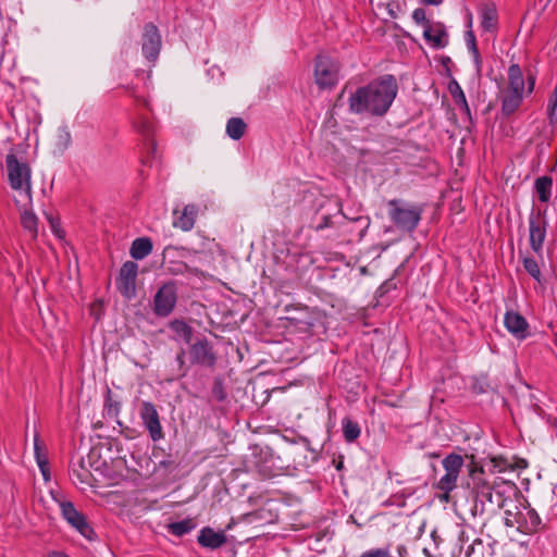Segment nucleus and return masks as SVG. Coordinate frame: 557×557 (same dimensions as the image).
<instances>
[{
  "label": "nucleus",
  "instance_id": "11",
  "mask_svg": "<svg viewBox=\"0 0 557 557\" xmlns=\"http://www.w3.org/2000/svg\"><path fill=\"white\" fill-rule=\"evenodd\" d=\"M285 310L288 313L286 321L302 332L310 331L318 319L317 312L307 306L286 307Z\"/></svg>",
  "mask_w": 557,
  "mask_h": 557
},
{
  "label": "nucleus",
  "instance_id": "40",
  "mask_svg": "<svg viewBox=\"0 0 557 557\" xmlns=\"http://www.w3.org/2000/svg\"><path fill=\"white\" fill-rule=\"evenodd\" d=\"M412 18L413 21L417 23V24H421L423 25V27L425 28L426 26H431L433 25L428 18H426V13H425V10L422 9V8H418L413 11L412 13Z\"/></svg>",
  "mask_w": 557,
  "mask_h": 557
},
{
  "label": "nucleus",
  "instance_id": "28",
  "mask_svg": "<svg viewBox=\"0 0 557 557\" xmlns=\"http://www.w3.org/2000/svg\"><path fill=\"white\" fill-rule=\"evenodd\" d=\"M247 129V124L242 117H231L226 123V134L234 140L240 139Z\"/></svg>",
  "mask_w": 557,
  "mask_h": 557
},
{
  "label": "nucleus",
  "instance_id": "50",
  "mask_svg": "<svg viewBox=\"0 0 557 557\" xmlns=\"http://www.w3.org/2000/svg\"><path fill=\"white\" fill-rule=\"evenodd\" d=\"M161 465H162V466H165V467H169V466H173V465H174V462H173V461H165V460H164V461H161Z\"/></svg>",
  "mask_w": 557,
  "mask_h": 557
},
{
  "label": "nucleus",
  "instance_id": "24",
  "mask_svg": "<svg viewBox=\"0 0 557 557\" xmlns=\"http://www.w3.org/2000/svg\"><path fill=\"white\" fill-rule=\"evenodd\" d=\"M524 79L519 64H511L508 67V89L507 91L523 94Z\"/></svg>",
  "mask_w": 557,
  "mask_h": 557
},
{
  "label": "nucleus",
  "instance_id": "52",
  "mask_svg": "<svg viewBox=\"0 0 557 557\" xmlns=\"http://www.w3.org/2000/svg\"><path fill=\"white\" fill-rule=\"evenodd\" d=\"M552 123H555L557 125V110L555 112V115L553 116V121H550Z\"/></svg>",
  "mask_w": 557,
  "mask_h": 557
},
{
  "label": "nucleus",
  "instance_id": "29",
  "mask_svg": "<svg viewBox=\"0 0 557 557\" xmlns=\"http://www.w3.org/2000/svg\"><path fill=\"white\" fill-rule=\"evenodd\" d=\"M552 186L553 180L550 176L544 175L536 178L534 187L541 202H547L550 199Z\"/></svg>",
  "mask_w": 557,
  "mask_h": 557
},
{
  "label": "nucleus",
  "instance_id": "33",
  "mask_svg": "<svg viewBox=\"0 0 557 557\" xmlns=\"http://www.w3.org/2000/svg\"><path fill=\"white\" fill-rule=\"evenodd\" d=\"M466 41H467V46H468L469 51L473 55V60H474V63L476 65V69L480 71L481 65H482V59H481V55H480V52H479V49H478V46H476L475 36H474L472 30H468L466 33Z\"/></svg>",
  "mask_w": 557,
  "mask_h": 557
},
{
  "label": "nucleus",
  "instance_id": "42",
  "mask_svg": "<svg viewBox=\"0 0 557 557\" xmlns=\"http://www.w3.org/2000/svg\"><path fill=\"white\" fill-rule=\"evenodd\" d=\"M330 226H332V218H331V215H323L321 218V221L317 224L315 230L317 231H321V230H324V228L330 227Z\"/></svg>",
  "mask_w": 557,
  "mask_h": 557
},
{
  "label": "nucleus",
  "instance_id": "10",
  "mask_svg": "<svg viewBox=\"0 0 557 557\" xmlns=\"http://www.w3.org/2000/svg\"><path fill=\"white\" fill-rule=\"evenodd\" d=\"M138 264L134 261H126L120 269L116 278V287L122 296L132 299L136 296V278Z\"/></svg>",
  "mask_w": 557,
  "mask_h": 557
},
{
  "label": "nucleus",
  "instance_id": "3",
  "mask_svg": "<svg viewBox=\"0 0 557 557\" xmlns=\"http://www.w3.org/2000/svg\"><path fill=\"white\" fill-rule=\"evenodd\" d=\"M388 216L400 231L412 233L419 225L424 207L418 203H408L401 199H391L387 202Z\"/></svg>",
  "mask_w": 557,
  "mask_h": 557
},
{
  "label": "nucleus",
  "instance_id": "36",
  "mask_svg": "<svg viewBox=\"0 0 557 557\" xmlns=\"http://www.w3.org/2000/svg\"><path fill=\"white\" fill-rule=\"evenodd\" d=\"M466 557H483L485 555V546L481 540H475L471 545L468 546L465 552Z\"/></svg>",
  "mask_w": 557,
  "mask_h": 557
},
{
  "label": "nucleus",
  "instance_id": "16",
  "mask_svg": "<svg viewBox=\"0 0 557 557\" xmlns=\"http://www.w3.org/2000/svg\"><path fill=\"white\" fill-rule=\"evenodd\" d=\"M198 206L194 203L186 205L182 211L175 209L173 211V226L182 230L183 232H188L193 230L196 219L198 216Z\"/></svg>",
  "mask_w": 557,
  "mask_h": 557
},
{
  "label": "nucleus",
  "instance_id": "30",
  "mask_svg": "<svg viewBox=\"0 0 557 557\" xmlns=\"http://www.w3.org/2000/svg\"><path fill=\"white\" fill-rule=\"evenodd\" d=\"M170 327L186 344H190L194 330L189 324L183 320H174L170 323Z\"/></svg>",
  "mask_w": 557,
  "mask_h": 557
},
{
  "label": "nucleus",
  "instance_id": "17",
  "mask_svg": "<svg viewBox=\"0 0 557 557\" xmlns=\"http://www.w3.org/2000/svg\"><path fill=\"white\" fill-rule=\"evenodd\" d=\"M504 324L509 333L518 339H524L528 336L529 324L525 318L516 311H507L504 317Z\"/></svg>",
  "mask_w": 557,
  "mask_h": 557
},
{
  "label": "nucleus",
  "instance_id": "9",
  "mask_svg": "<svg viewBox=\"0 0 557 557\" xmlns=\"http://www.w3.org/2000/svg\"><path fill=\"white\" fill-rule=\"evenodd\" d=\"M338 65L326 55H318L314 63L315 84L321 88H331L338 81Z\"/></svg>",
  "mask_w": 557,
  "mask_h": 557
},
{
  "label": "nucleus",
  "instance_id": "27",
  "mask_svg": "<svg viewBox=\"0 0 557 557\" xmlns=\"http://www.w3.org/2000/svg\"><path fill=\"white\" fill-rule=\"evenodd\" d=\"M197 527L194 518H186L181 521L171 522L168 524V531L175 536H183L188 534Z\"/></svg>",
  "mask_w": 557,
  "mask_h": 557
},
{
  "label": "nucleus",
  "instance_id": "47",
  "mask_svg": "<svg viewBox=\"0 0 557 557\" xmlns=\"http://www.w3.org/2000/svg\"><path fill=\"white\" fill-rule=\"evenodd\" d=\"M398 554L400 557H404L405 555L408 554V552L405 546H398Z\"/></svg>",
  "mask_w": 557,
  "mask_h": 557
},
{
  "label": "nucleus",
  "instance_id": "35",
  "mask_svg": "<svg viewBox=\"0 0 557 557\" xmlns=\"http://www.w3.org/2000/svg\"><path fill=\"white\" fill-rule=\"evenodd\" d=\"M72 144V135L66 126L60 127L57 133V146L65 150Z\"/></svg>",
  "mask_w": 557,
  "mask_h": 557
},
{
  "label": "nucleus",
  "instance_id": "37",
  "mask_svg": "<svg viewBox=\"0 0 557 557\" xmlns=\"http://www.w3.org/2000/svg\"><path fill=\"white\" fill-rule=\"evenodd\" d=\"M168 270L173 275L184 274L186 272L196 273V269H191L188 264L184 262H171V265L168 267Z\"/></svg>",
  "mask_w": 557,
  "mask_h": 557
},
{
  "label": "nucleus",
  "instance_id": "1",
  "mask_svg": "<svg viewBox=\"0 0 557 557\" xmlns=\"http://www.w3.org/2000/svg\"><path fill=\"white\" fill-rule=\"evenodd\" d=\"M398 92L394 75H383L366 86L357 88L349 97V111L355 114L368 113L383 116L391 108Z\"/></svg>",
  "mask_w": 557,
  "mask_h": 557
},
{
  "label": "nucleus",
  "instance_id": "31",
  "mask_svg": "<svg viewBox=\"0 0 557 557\" xmlns=\"http://www.w3.org/2000/svg\"><path fill=\"white\" fill-rule=\"evenodd\" d=\"M342 424L343 435L347 443H352L360 436L361 430L357 422L349 418H344Z\"/></svg>",
  "mask_w": 557,
  "mask_h": 557
},
{
  "label": "nucleus",
  "instance_id": "22",
  "mask_svg": "<svg viewBox=\"0 0 557 557\" xmlns=\"http://www.w3.org/2000/svg\"><path fill=\"white\" fill-rule=\"evenodd\" d=\"M523 94L505 91L502 97V114L506 117L512 115L521 106Z\"/></svg>",
  "mask_w": 557,
  "mask_h": 557
},
{
  "label": "nucleus",
  "instance_id": "54",
  "mask_svg": "<svg viewBox=\"0 0 557 557\" xmlns=\"http://www.w3.org/2000/svg\"><path fill=\"white\" fill-rule=\"evenodd\" d=\"M343 467V463L339 462V465L337 466V469H341Z\"/></svg>",
  "mask_w": 557,
  "mask_h": 557
},
{
  "label": "nucleus",
  "instance_id": "15",
  "mask_svg": "<svg viewBox=\"0 0 557 557\" xmlns=\"http://www.w3.org/2000/svg\"><path fill=\"white\" fill-rule=\"evenodd\" d=\"M529 232H530V246L532 250L541 255L543 249V243L546 237V221L541 216L540 213L536 215L531 214L529 218Z\"/></svg>",
  "mask_w": 557,
  "mask_h": 557
},
{
  "label": "nucleus",
  "instance_id": "26",
  "mask_svg": "<svg viewBox=\"0 0 557 557\" xmlns=\"http://www.w3.org/2000/svg\"><path fill=\"white\" fill-rule=\"evenodd\" d=\"M448 90L455 101V103L459 107V109L469 117L471 119V111L469 108V104L466 99V95L463 90L461 89L460 85L457 81H451L448 84Z\"/></svg>",
  "mask_w": 557,
  "mask_h": 557
},
{
  "label": "nucleus",
  "instance_id": "5",
  "mask_svg": "<svg viewBox=\"0 0 557 557\" xmlns=\"http://www.w3.org/2000/svg\"><path fill=\"white\" fill-rule=\"evenodd\" d=\"M52 496L59 504L63 519L85 539L92 541L96 537V533L88 522L87 517L82 511H78L72 502L62 497L58 498V496L53 494Z\"/></svg>",
  "mask_w": 557,
  "mask_h": 557
},
{
  "label": "nucleus",
  "instance_id": "21",
  "mask_svg": "<svg viewBox=\"0 0 557 557\" xmlns=\"http://www.w3.org/2000/svg\"><path fill=\"white\" fill-rule=\"evenodd\" d=\"M34 450H35V458L37 461V465L40 469V472L46 481L50 480V471H49V461L47 457L46 446L45 444L39 440L38 435H35L34 438Z\"/></svg>",
  "mask_w": 557,
  "mask_h": 557
},
{
  "label": "nucleus",
  "instance_id": "18",
  "mask_svg": "<svg viewBox=\"0 0 557 557\" xmlns=\"http://www.w3.org/2000/svg\"><path fill=\"white\" fill-rule=\"evenodd\" d=\"M197 542L203 548L216 549L227 542V537L223 530L215 531L210 527H205L200 530Z\"/></svg>",
  "mask_w": 557,
  "mask_h": 557
},
{
  "label": "nucleus",
  "instance_id": "41",
  "mask_svg": "<svg viewBox=\"0 0 557 557\" xmlns=\"http://www.w3.org/2000/svg\"><path fill=\"white\" fill-rule=\"evenodd\" d=\"M388 555H389L388 548H377V549H371L369 552H366L360 557H388Z\"/></svg>",
  "mask_w": 557,
  "mask_h": 557
},
{
  "label": "nucleus",
  "instance_id": "38",
  "mask_svg": "<svg viewBox=\"0 0 557 557\" xmlns=\"http://www.w3.org/2000/svg\"><path fill=\"white\" fill-rule=\"evenodd\" d=\"M185 356L186 351L184 348H181L180 351L176 354V362L178 366L177 369V377H184L188 372V367L185 362Z\"/></svg>",
  "mask_w": 557,
  "mask_h": 557
},
{
  "label": "nucleus",
  "instance_id": "6",
  "mask_svg": "<svg viewBox=\"0 0 557 557\" xmlns=\"http://www.w3.org/2000/svg\"><path fill=\"white\" fill-rule=\"evenodd\" d=\"M505 524L509 528L516 527L521 533L530 534L540 529L541 518L533 508L524 507L523 510H520L518 506H515V511L505 510Z\"/></svg>",
  "mask_w": 557,
  "mask_h": 557
},
{
  "label": "nucleus",
  "instance_id": "7",
  "mask_svg": "<svg viewBox=\"0 0 557 557\" xmlns=\"http://www.w3.org/2000/svg\"><path fill=\"white\" fill-rule=\"evenodd\" d=\"M463 465L465 459L461 455L448 454L442 460L445 474L435 483V488L441 492H453L457 487V481Z\"/></svg>",
  "mask_w": 557,
  "mask_h": 557
},
{
  "label": "nucleus",
  "instance_id": "2",
  "mask_svg": "<svg viewBox=\"0 0 557 557\" xmlns=\"http://www.w3.org/2000/svg\"><path fill=\"white\" fill-rule=\"evenodd\" d=\"M471 459H474L471 456ZM468 476L467 487L471 488L474 496L473 513L485 511V505H495L496 508L505 506L504 493L498 490L496 481H488L485 476V471L482 466H479L472 460L467 465Z\"/></svg>",
  "mask_w": 557,
  "mask_h": 557
},
{
  "label": "nucleus",
  "instance_id": "53",
  "mask_svg": "<svg viewBox=\"0 0 557 557\" xmlns=\"http://www.w3.org/2000/svg\"><path fill=\"white\" fill-rule=\"evenodd\" d=\"M141 101H143L144 106H145L146 108H148V106H149L148 101H147L146 99H141Z\"/></svg>",
  "mask_w": 557,
  "mask_h": 557
},
{
  "label": "nucleus",
  "instance_id": "44",
  "mask_svg": "<svg viewBox=\"0 0 557 557\" xmlns=\"http://www.w3.org/2000/svg\"><path fill=\"white\" fill-rule=\"evenodd\" d=\"M535 86V76L532 74L528 75V91L531 94Z\"/></svg>",
  "mask_w": 557,
  "mask_h": 557
},
{
  "label": "nucleus",
  "instance_id": "51",
  "mask_svg": "<svg viewBox=\"0 0 557 557\" xmlns=\"http://www.w3.org/2000/svg\"><path fill=\"white\" fill-rule=\"evenodd\" d=\"M422 552L426 555V557H432L426 547H422Z\"/></svg>",
  "mask_w": 557,
  "mask_h": 557
},
{
  "label": "nucleus",
  "instance_id": "12",
  "mask_svg": "<svg viewBox=\"0 0 557 557\" xmlns=\"http://www.w3.org/2000/svg\"><path fill=\"white\" fill-rule=\"evenodd\" d=\"M188 352L191 364L212 368L216 362L213 346L206 337L197 339L195 343L190 344Z\"/></svg>",
  "mask_w": 557,
  "mask_h": 557
},
{
  "label": "nucleus",
  "instance_id": "34",
  "mask_svg": "<svg viewBox=\"0 0 557 557\" xmlns=\"http://www.w3.org/2000/svg\"><path fill=\"white\" fill-rule=\"evenodd\" d=\"M522 263L528 274H530L537 282H541L542 273L537 261L533 257H523Z\"/></svg>",
  "mask_w": 557,
  "mask_h": 557
},
{
  "label": "nucleus",
  "instance_id": "43",
  "mask_svg": "<svg viewBox=\"0 0 557 557\" xmlns=\"http://www.w3.org/2000/svg\"><path fill=\"white\" fill-rule=\"evenodd\" d=\"M213 394L214 396L216 397L218 400H223L224 399V393L222 391V386L221 384H218L215 383L214 386H213Z\"/></svg>",
  "mask_w": 557,
  "mask_h": 557
},
{
  "label": "nucleus",
  "instance_id": "39",
  "mask_svg": "<svg viewBox=\"0 0 557 557\" xmlns=\"http://www.w3.org/2000/svg\"><path fill=\"white\" fill-rule=\"evenodd\" d=\"M106 410H107V414L111 418L117 417L119 411H120V403L112 400L110 389L108 391V395H107Z\"/></svg>",
  "mask_w": 557,
  "mask_h": 557
},
{
  "label": "nucleus",
  "instance_id": "8",
  "mask_svg": "<svg viewBox=\"0 0 557 557\" xmlns=\"http://www.w3.org/2000/svg\"><path fill=\"white\" fill-rule=\"evenodd\" d=\"M177 302V286L175 282L164 283L153 297V313L157 317L170 315Z\"/></svg>",
  "mask_w": 557,
  "mask_h": 557
},
{
  "label": "nucleus",
  "instance_id": "14",
  "mask_svg": "<svg viewBox=\"0 0 557 557\" xmlns=\"http://www.w3.org/2000/svg\"><path fill=\"white\" fill-rule=\"evenodd\" d=\"M140 419L147 429L151 440L158 442L163 438L164 433L160 423V417L156 406L150 401H144L140 408Z\"/></svg>",
  "mask_w": 557,
  "mask_h": 557
},
{
  "label": "nucleus",
  "instance_id": "13",
  "mask_svg": "<svg viewBox=\"0 0 557 557\" xmlns=\"http://www.w3.org/2000/svg\"><path fill=\"white\" fill-rule=\"evenodd\" d=\"M161 36L158 27L153 23H147L144 26L141 36V51L149 62H154L160 53Z\"/></svg>",
  "mask_w": 557,
  "mask_h": 557
},
{
  "label": "nucleus",
  "instance_id": "20",
  "mask_svg": "<svg viewBox=\"0 0 557 557\" xmlns=\"http://www.w3.org/2000/svg\"><path fill=\"white\" fill-rule=\"evenodd\" d=\"M135 128L139 134H141L147 139V149L151 158H156L157 153V144L152 139V135L154 133L153 123L146 116H139L138 120L134 123Z\"/></svg>",
  "mask_w": 557,
  "mask_h": 557
},
{
  "label": "nucleus",
  "instance_id": "23",
  "mask_svg": "<svg viewBox=\"0 0 557 557\" xmlns=\"http://www.w3.org/2000/svg\"><path fill=\"white\" fill-rule=\"evenodd\" d=\"M152 248V240L149 237H138L132 243L129 253L133 259L141 260L151 253Z\"/></svg>",
  "mask_w": 557,
  "mask_h": 557
},
{
  "label": "nucleus",
  "instance_id": "32",
  "mask_svg": "<svg viewBox=\"0 0 557 557\" xmlns=\"http://www.w3.org/2000/svg\"><path fill=\"white\" fill-rule=\"evenodd\" d=\"M22 226L30 233L33 238L37 237L38 234V219L35 213L25 210L21 215Z\"/></svg>",
  "mask_w": 557,
  "mask_h": 557
},
{
  "label": "nucleus",
  "instance_id": "46",
  "mask_svg": "<svg viewBox=\"0 0 557 557\" xmlns=\"http://www.w3.org/2000/svg\"><path fill=\"white\" fill-rule=\"evenodd\" d=\"M444 0H423V3L425 4H429V5H438L443 2Z\"/></svg>",
  "mask_w": 557,
  "mask_h": 557
},
{
  "label": "nucleus",
  "instance_id": "25",
  "mask_svg": "<svg viewBox=\"0 0 557 557\" xmlns=\"http://www.w3.org/2000/svg\"><path fill=\"white\" fill-rule=\"evenodd\" d=\"M481 26L484 30H494L497 26V11L494 4H484L480 9Z\"/></svg>",
  "mask_w": 557,
  "mask_h": 557
},
{
  "label": "nucleus",
  "instance_id": "48",
  "mask_svg": "<svg viewBox=\"0 0 557 557\" xmlns=\"http://www.w3.org/2000/svg\"><path fill=\"white\" fill-rule=\"evenodd\" d=\"M49 557H67L65 554L61 552H52Z\"/></svg>",
  "mask_w": 557,
  "mask_h": 557
},
{
  "label": "nucleus",
  "instance_id": "49",
  "mask_svg": "<svg viewBox=\"0 0 557 557\" xmlns=\"http://www.w3.org/2000/svg\"><path fill=\"white\" fill-rule=\"evenodd\" d=\"M450 62H451V60L449 57H443V59H442L443 65H448Z\"/></svg>",
  "mask_w": 557,
  "mask_h": 557
},
{
  "label": "nucleus",
  "instance_id": "4",
  "mask_svg": "<svg viewBox=\"0 0 557 557\" xmlns=\"http://www.w3.org/2000/svg\"><path fill=\"white\" fill-rule=\"evenodd\" d=\"M10 187L32 200V169L27 161L17 158L13 149L5 156Z\"/></svg>",
  "mask_w": 557,
  "mask_h": 557
},
{
  "label": "nucleus",
  "instance_id": "19",
  "mask_svg": "<svg viewBox=\"0 0 557 557\" xmlns=\"http://www.w3.org/2000/svg\"><path fill=\"white\" fill-rule=\"evenodd\" d=\"M423 37L435 49L445 48L448 45V35L442 23L426 26L423 30Z\"/></svg>",
  "mask_w": 557,
  "mask_h": 557
},
{
  "label": "nucleus",
  "instance_id": "45",
  "mask_svg": "<svg viewBox=\"0 0 557 557\" xmlns=\"http://www.w3.org/2000/svg\"><path fill=\"white\" fill-rule=\"evenodd\" d=\"M450 493L451 492H443L441 495H438L440 500L448 503L450 500Z\"/></svg>",
  "mask_w": 557,
  "mask_h": 557
}]
</instances>
